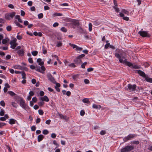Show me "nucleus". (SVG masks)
<instances>
[{
	"label": "nucleus",
	"instance_id": "nucleus-31",
	"mask_svg": "<svg viewBox=\"0 0 152 152\" xmlns=\"http://www.w3.org/2000/svg\"><path fill=\"white\" fill-rule=\"evenodd\" d=\"M16 25L18 26L19 27L23 28V26L22 25L20 24L18 22H16L15 23Z\"/></svg>",
	"mask_w": 152,
	"mask_h": 152
},
{
	"label": "nucleus",
	"instance_id": "nucleus-34",
	"mask_svg": "<svg viewBox=\"0 0 152 152\" xmlns=\"http://www.w3.org/2000/svg\"><path fill=\"white\" fill-rule=\"evenodd\" d=\"M113 8L116 12H118L119 11V9L117 7V6H114L113 7Z\"/></svg>",
	"mask_w": 152,
	"mask_h": 152
},
{
	"label": "nucleus",
	"instance_id": "nucleus-30",
	"mask_svg": "<svg viewBox=\"0 0 152 152\" xmlns=\"http://www.w3.org/2000/svg\"><path fill=\"white\" fill-rule=\"evenodd\" d=\"M89 30L90 31H91L92 30V24L90 23L88 24Z\"/></svg>",
	"mask_w": 152,
	"mask_h": 152
},
{
	"label": "nucleus",
	"instance_id": "nucleus-23",
	"mask_svg": "<svg viewBox=\"0 0 152 152\" xmlns=\"http://www.w3.org/2000/svg\"><path fill=\"white\" fill-rule=\"evenodd\" d=\"M53 16V17H55L56 16H61L62 15V14L61 13H58L57 12H56L54 14H53L52 15Z\"/></svg>",
	"mask_w": 152,
	"mask_h": 152
},
{
	"label": "nucleus",
	"instance_id": "nucleus-57",
	"mask_svg": "<svg viewBox=\"0 0 152 152\" xmlns=\"http://www.w3.org/2000/svg\"><path fill=\"white\" fill-rule=\"evenodd\" d=\"M62 45V43L60 42H58L57 43V46L58 47H59L61 46Z\"/></svg>",
	"mask_w": 152,
	"mask_h": 152
},
{
	"label": "nucleus",
	"instance_id": "nucleus-16",
	"mask_svg": "<svg viewBox=\"0 0 152 152\" xmlns=\"http://www.w3.org/2000/svg\"><path fill=\"white\" fill-rule=\"evenodd\" d=\"M119 15L120 17H123V19L126 20L128 21L129 20V18L128 17H125L124 14L122 13H120Z\"/></svg>",
	"mask_w": 152,
	"mask_h": 152
},
{
	"label": "nucleus",
	"instance_id": "nucleus-63",
	"mask_svg": "<svg viewBox=\"0 0 152 152\" xmlns=\"http://www.w3.org/2000/svg\"><path fill=\"white\" fill-rule=\"evenodd\" d=\"M0 55L1 56H4L5 55V53L1 51H0Z\"/></svg>",
	"mask_w": 152,
	"mask_h": 152
},
{
	"label": "nucleus",
	"instance_id": "nucleus-25",
	"mask_svg": "<svg viewBox=\"0 0 152 152\" xmlns=\"http://www.w3.org/2000/svg\"><path fill=\"white\" fill-rule=\"evenodd\" d=\"M9 39L8 38H5L2 40V43L3 44H5L9 41Z\"/></svg>",
	"mask_w": 152,
	"mask_h": 152
},
{
	"label": "nucleus",
	"instance_id": "nucleus-10",
	"mask_svg": "<svg viewBox=\"0 0 152 152\" xmlns=\"http://www.w3.org/2000/svg\"><path fill=\"white\" fill-rule=\"evenodd\" d=\"M13 68L14 69H19L20 70H26L27 68L26 67H24L23 66H20L19 65H15L13 67Z\"/></svg>",
	"mask_w": 152,
	"mask_h": 152
},
{
	"label": "nucleus",
	"instance_id": "nucleus-18",
	"mask_svg": "<svg viewBox=\"0 0 152 152\" xmlns=\"http://www.w3.org/2000/svg\"><path fill=\"white\" fill-rule=\"evenodd\" d=\"M125 147L127 152L132 150L134 148V147L131 145L127 146H126Z\"/></svg>",
	"mask_w": 152,
	"mask_h": 152
},
{
	"label": "nucleus",
	"instance_id": "nucleus-7",
	"mask_svg": "<svg viewBox=\"0 0 152 152\" xmlns=\"http://www.w3.org/2000/svg\"><path fill=\"white\" fill-rule=\"evenodd\" d=\"M138 34L142 37H150V35L145 31H140Z\"/></svg>",
	"mask_w": 152,
	"mask_h": 152
},
{
	"label": "nucleus",
	"instance_id": "nucleus-28",
	"mask_svg": "<svg viewBox=\"0 0 152 152\" xmlns=\"http://www.w3.org/2000/svg\"><path fill=\"white\" fill-rule=\"evenodd\" d=\"M68 66H69L70 67H75L76 66L75 65V64L74 63H72L71 64H69L68 65Z\"/></svg>",
	"mask_w": 152,
	"mask_h": 152
},
{
	"label": "nucleus",
	"instance_id": "nucleus-26",
	"mask_svg": "<svg viewBox=\"0 0 152 152\" xmlns=\"http://www.w3.org/2000/svg\"><path fill=\"white\" fill-rule=\"evenodd\" d=\"M11 104L13 107L15 108H16L18 106L17 103H16L15 102H11Z\"/></svg>",
	"mask_w": 152,
	"mask_h": 152
},
{
	"label": "nucleus",
	"instance_id": "nucleus-37",
	"mask_svg": "<svg viewBox=\"0 0 152 152\" xmlns=\"http://www.w3.org/2000/svg\"><path fill=\"white\" fill-rule=\"evenodd\" d=\"M132 66V67L134 69H139V67L136 65H133L132 64V65L130 66Z\"/></svg>",
	"mask_w": 152,
	"mask_h": 152
},
{
	"label": "nucleus",
	"instance_id": "nucleus-41",
	"mask_svg": "<svg viewBox=\"0 0 152 152\" xmlns=\"http://www.w3.org/2000/svg\"><path fill=\"white\" fill-rule=\"evenodd\" d=\"M61 30L63 32H66L67 31V30L66 28L64 27H62L61 28Z\"/></svg>",
	"mask_w": 152,
	"mask_h": 152
},
{
	"label": "nucleus",
	"instance_id": "nucleus-61",
	"mask_svg": "<svg viewBox=\"0 0 152 152\" xmlns=\"http://www.w3.org/2000/svg\"><path fill=\"white\" fill-rule=\"evenodd\" d=\"M11 56L10 55H8L6 56V58L7 60H8L11 58Z\"/></svg>",
	"mask_w": 152,
	"mask_h": 152
},
{
	"label": "nucleus",
	"instance_id": "nucleus-14",
	"mask_svg": "<svg viewBox=\"0 0 152 152\" xmlns=\"http://www.w3.org/2000/svg\"><path fill=\"white\" fill-rule=\"evenodd\" d=\"M44 136L42 134H40L38 136L37 141L38 142H39L43 140Z\"/></svg>",
	"mask_w": 152,
	"mask_h": 152
},
{
	"label": "nucleus",
	"instance_id": "nucleus-32",
	"mask_svg": "<svg viewBox=\"0 0 152 152\" xmlns=\"http://www.w3.org/2000/svg\"><path fill=\"white\" fill-rule=\"evenodd\" d=\"M60 117L61 118H63L65 120H67L68 119V118L67 116H64L62 115L60 116Z\"/></svg>",
	"mask_w": 152,
	"mask_h": 152
},
{
	"label": "nucleus",
	"instance_id": "nucleus-35",
	"mask_svg": "<svg viewBox=\"0 0 152 152\" xmlns=\"http://www.w3.org/2000/svg\"><path fill=\"white\" fill-rule=\"evenodd\" d=\"M0 105L3 107H4L5 106V104L4 102V101L3 100H2V101H1L0 102Z\"/></svg>",
	"mask_w": 152,
	"mask_h": 152
},
{
	"label": "nucleus",
	"instance_id": "nucleus-39",
	"mask_svg": "<svg viewBox=\"0 0 152 152\" xmlns=\"http://www.w3.org/2000/svg\"><path fill=\"white\" fill-rule=\"evenodd\" d=\"M7 30L8 31H10L12 29V27L10 26H8L6 28Z\"/></svg>",
	"mask_w": 152,
	"mask_h": 152
},
{
	"label": "nucleus",
	"instance_id": "nucleus-38",
	"mask_svg": "<svg viewBox=\"0 0 152 152\" xmlns=\"http://www.w3.org/2000/svg\"><path fill=\"white\" fill-rule=\"evenodd\" d=\"M19 33H18L17 34V35L16 37L17 38V39H19V40H21V39H22V37L21 36H20V35H19L18 34H19Z\"/></svg>",
	"mask_w": 152,
	"mask_h": 152
},
{
	"label": "nucleus",
	"instance_id": "nucleus-2",
	"mask_svg": "<svg viewBox=\"0 0 152 152\" xmlns=\"http://www.w3.org/2000/svg\"><path fill=\"white\" fill-rule=\"evenodd\" d=\"M17 103L19 102L20 106L24 109L26 110L27 107V105L25 104V101L23 100V99L20 97H18L16 100Z\"/></svg>",
	"mask_w": 152,
	"mask_h": 152
},
{
	"label": "nucleus",
	"instance_id": "nucleus-45",
	"mask_svg": "<svg viewBox=\"0 0 152 152\" xmlns=\"http://www.w3.org/2000/svg\"><path fill=\"white\" fill-rule=\"evenodd\" d=\"M28 61L30 63H33V61L32 58H31L29 57L28 58Z\"/></svg>",
	"mask_w": 152,
	"mask_h": 152
},
{
	"label": "nucleus",
	"instance_id": "nucleus-11",
	"mask_svg": "<svg viewBox=\"0 0 152 152\" xmlns=\"http://www.w3.org/2000/svg\"><path fill=\"white\" fill-rule=\"evenodd\" d=\"M47 77L49 80L53 83H56L54 78L50 74L48 75L47 76Z\"/></svg>",
	"mask_w": 152,
	"mask_h": 152
},
{
	"label": "nucleus",
	"instance_id": "nucleus-13",
	"mask_svg": "<svg viewBox=\"0 0 152 152\" xmlns=\"http://www.w3.org/2000/svg\"><path fill=\"white\" fill-rule=\"evenodd\" d=\"M137 73L141 76L143 77H145L146 76L145 73L142 71L140 70H138L137 71Z\"/></svg>",
	"mask_w": 152,
	"mask_h": 152
},
{
	"label": "nucleus",
	"instance_id": "nucleus-22",
	"mask_svg": "<svg viewBox=\"0 0 152 152\" xmlns=\"http://www.w3.org/2000/svg\"><path fill=\"white\" fill-rule=\"evenodd\" d=\"M121 12V13H123L124 14L127 15H129V11L125 10V9L122 10Z\"/></svg>",
	"mask_w": 152,
	"mask_h": 152
},
{
	"label": "nucleus",
	"instance_id": "nucleus-33",
	"mask_svg": "<svg viewBox=\"0 0 152 152\" xmlns=\"http://www.w3.org/2000/svg\"><path fill=\"white\" fill-rule=\"evenodd\" d=\"M49 133L47 129H45L42 131V133L45 135Z\"/></svg>",
	"mask_w": 152,
	"mask_h": 152
},
{
	"label": "nucleus",
	"instance_id": "nucleus-48",
	"mask_svg": "<svg viewBox=\"0 0 152 152\" xmlns=\"http://www.w3.org/2000/svg\"><path fill=\"white\" fill-rule=\"evenodd\" d=\"M100 24V23L99 22L95 21L94 22V24L95 26H98Z\"/></svg>",
	"mask_w": 152,
	"mask_h": 152
},
{
	"label": "nucleus",
	"instance_id": "nucleus-36",
	"mask_svg": "<svg viewBox=\"0 0 152 152\" xmlns=\"http://www.w3.org/2000/svg\"><path fill=\"white\" fill-rule=\"evenodd\" d=\"M32 54L34 56H36L38 54L37 51H33L31 52Z\"/></svg>",
	"mask_w": 152,
	"mask_h": 152
},
{
	"label": "nucleus",
	"instance_id": "nucleus-20",
	"mask_svg": "<svg viewBox=\"0 0 152 152\" xmlns=\"http://www.w3.org/2000/svg\"><path fill=\"white\" fill-rule=\"evenodd\" d=\"M145 80L148 82L152 83V78L149 77L148 76L146 75L145 77Z\"/></svg>",
	"mask_w": 152,
	"mask_h": 152
},
{
	"label": "nucleus",
	"instance_id": "nucleus-47",
	"mask_svg": "<svg viewBox=\"0 0 152 152\" xmlns=\"http://www.w3.org/2000/svg\"><path fill=\"white\" fill-rule=\"evenodd\" d=\"M106 131L105 130H102L100 132V134L101 135H104L106 134Z\"/></svg>",
	"mask_w": 152,
	"mask_h": 152
},
{
	"label": "nucleus",
	"instance_id": "nucleus-21",
	"mask_svg": "<svg viewBox=\"0 0 152 152\" xmlns=\"http://www.w3.org/2000/svg\"><path fill=\"white\" fill-rule=\"evenodd\" d=\"M74 61L76 64H79L82 62L80 59L78 58L77 57L76 59L74 60Z\"/></svg>",
	"mask_w": 152,
	"mask_h": 152
},
{
	"label": "nucleus",
	"instance_id": "nucleus-53",
	"mask_svg": "<svg viewBox=\"0 0 152 152\" xmlns=\"http://www.w3.org/2000/svg\"><path fill=\"white\" fill-rule=\"evenodd\" d=\"M50 9V7L47 6H45L44 7V9L45 10H49Z\"/></svg>",
	"mask_w": 152,
	"mask_h": 152
},
{
	"label": "nucleus",
	"instance_id": "nucleus-17",
	"mask_svg": "<svg viewBox=\"0 0 152 152\" xmlns=\"http://www.w3.org/2000/svg\"><path fill=\"white\" fill-rule=\"evenodd\" d=\"M42 60L40 58H39L37 59V63H38V64L39 65L42 66H43V65L44 64V62L43 61H42Z\"/></svg>",
	"mask_w": 152,
	"mask_h": 152
},
{
	"label": "nucleus",
	"instance_id": "nucleus-56",
	"mask_svg": "<svg viewBox=\"0 0 152 152\" xmlns=\"http://www.w3.org/2000/svg\"><path fill=\"white\" fill-rule=\"evenodd\" d=\"M31 130L32 131H35L36 130V127L34 126H32L31 127Z\"/></svg>",
	"mask_w": 152,
	"mask_h": 152
},
{
	"label": "nucleus",
	"instance_id": "nucleus-8",
	"mask_svg": "<svg viewBox=\"0 0 152 152\" xmlns=\"http://www.w3.org/2000/svg\"><path fill=\"white\" fill-rule=\"evenodd\" d=\"M15 12H13L8 14H6L5 15V18L6 19L10 20L11 18H12L15 15Z\"/></svg>",
	"mask_w": 152,
	"mask_h": 152
},
{
	"label": "nucleus",
	"instance_id": "nucleus-54",
	"mask_svg": "<svg viewBox=\"0 0 152 152\" xmlns=\"http://www.w3.org/2000/svg\"><path fill=\"white\" fill-rule=\"evenodd\" d=\"M25 15V12L23 11V10H21L20 11V15L22 16H23Z\"/></svg>",
	"mask_w": 152,
	"mask_h": 152
},
{
	"label": "nucleus",
	"instance_id": "nucleus-5",
	"mask_svg": "<svg viewBox=\"0 0 152 152\" xmlns=\"http://www.w3.org/2000/svg\"><path fill=\"white\" fill-rule=\"evenodd\" d=\"M16 41L17 39L15 38L10 42V44L11 45V48L14 49L18 45V43L16 42Z\"/></svg>",
	"mask_w": 152,
	"mask_h": 152
},
{
	"label": "nucleus",
	"instance_id": "nucleus-3",
	"mask_svg": "<svg viewBox=\"0 0 152 152\" xmlns=\"http://www.w3.org/2000/svg\"><path fill=\"white\" fill-rule=\"evenodd\" d=\"M30 68L32 69H35L37 71L42 73H44L45 70V68L44 66H42L41 67L38 66L35 67L34 65H31L30 66Z\"/></svg>",
	"mask_w": 152,
	"mask_h": 152
},
{
	"label": "nucleus",
	"instance_id": "nucleus-52",
	"mask_svg": "<svg viewBox=\"0 0 152 152\" xmlns=\"http://www.w3.org/2000/svg\"><path fill=\"white\" fill-rule=\"evenodd\" d=\"M85 56V55L84 54H81L77 57L80 59V58H83Z\"/></svg>",
	"mask_w": 152,
	"mask_h": 152
},
{
	"label": "nucleus",
	"instance_id": "nucleus-19",
	"mask_svg": "<svg viewBox=\"0 0 152 152\" xmlns=\"http://www.w3.org/2000/svg\"><path fill=\"white\" fill-rule=\"evenodd\" d=\"M93 108L96 109H100L101 107V106L99 105H97L95 104H93L92 105Z\"/></svg>",
	"mask_w": 152,
	"mask_h": 152
},
{
	"label": "nucleus",
	"instance_id": "nucleus-9",
	"mask_svg": "<svg viewBox=\"0 0 152 152\" xmlns=\"http://www.w3.org/2000/svg\"><path fill=\"white\" fill-rule=\"evenodd\" d=\"M69 45L71 47L73 48H75V50L76 51H81L83 49V48H82L79 47L71 43H70Z\"/></svg>",
	"mask_w": 152,
	"mask_h": 152
},
{
	"label": "nucleus",
	"instance_id": "nucleus-24",
	"mask_svg": "<svg viewBox=\"0 0 152 152\" xmlns=\"http://www.w3.org/2000/svg\"><path fill=\"white\" fill-rule=\"evenodd\" d=\"M17 53L18 54L21 56H23L24 54V51L23 49L18 50Z\"/></svg>",
	"mask_w": 152,
	"mask_h": 152
},
{
	"label": "nucleus",
	"instance_id": "nucleus-1",
	"mask_svg": "<svg viewBox=\"0 0 152 152\" xmlns=\"http://www.w3.org/2000/svg\"><path fill=\"white\" fill-rule=\"evenodd\" d=\"M115 56L119 59V62L128 66H130L132 64L127 61L126 58V53L122 50L116 49L115 53Z\"/></svg>",
	"mask_w": 152,
	"mask_h": 152
},
{
	"label": "nucleus",
	"instance_id": "nucleus-43",
	"mask_svg": "<svg viewBox=\"0 0 152 152\" xmlns=\"http://www.w3.org/2000/svg\"><path fill=\"white\" fill-rule=\"evenodd\" d=\"M39 113V115H42L44 113V112L43 110H38Z\"/></svg>",
	"mask_w": 152,
	"mask_h": 152
},
{
	"label": "nucleus",
	"instance_id": "nucleus-15",
	"mask_svg": "<svg viewBox=\"0 0 152 152\" xmlns=\"http://www.w3.org/2000/svg\"><path fill=\"white\" fill-rule=\"evenodd\" d=\"M17 122V121L13 118H11L9 119V123L11 125H12L15 124Z\"/></svg>",
	"mask_w": 152,
	"mask_h": 152
},
{
	"label": "nucleus",
	"instance_id": "nucleus-27",
	"mask_svg": "<svg viewBox=\"0 0 152 152\" xmlns=\"http://www.w3.org/2000/svg\"><path fill=\"white\" fill-rule=\"evenodd\" d=\"M82 101L84 103H89V101L88 100V99L87 98H85L83 99Z\"/></svg>",
	"mask_w": 152,
	"mask_h": 152
},
{
	"label": "nucleus",
	"instance_id": "nucleus-59",
	"mask_svg": "<svg viewBox=\"0 0 152 152\" xmlns=\"http://www.w3.org/2000/svg\"><path fill=\"white\" fill-rule=\"evenodd\" d=\"M84 82L85 83L88 84L89 83V81L88 79H85L84 80Z\"/></svg>",
	"mask_w": 152,
	"mask_h": 152
},
{
	"label": "nucleus",
	"instance_id": "nucleus-46",
	"mask_svg": "<svg viewBox=\"0 0 152 152\" xmlns=\"http://www.w3.org/2000/svg\"><path fill=\"white\" fill-rule=\"evenodd\" d=\"M85 111L83 110H81L80 112V115L82 116H83L85 114Z\"/></svg>",
	"mask_w": 152,
	"mask_h": 152
},
{
	"label": "nucleus",
	"instance_id": "nucleus-44",
	"mask_svg": "<svg viewBox=\"0 0 152 152\" xmlns=\"http://www.w3.org/2000/svg\"><path fill=\"white\" fill-rule=\"evenodd\" d=\"M121 152H127L125 147L124 148L121 149Z\"/></svg>",
	"mask_w": 152,
	"mask_h": 152
},
{
	"label": "nucleus",
	"instance_id": "nucleus-55",
	"mask_svg": "<svg viewBox=\"0 0 152 152\" xmlns=\"http://www.w3.org/2000/svg\"><path fill=\"white\" fill-rule=\"evenodd\" d=\"M56 135L55 133H52L51 135V137L53 138H54L56 137Z\"/></svg>",
	"mask_w": 152,
	"mask_h": 152
},
{
	"label": "nucleus",
	"instance_id": "nucleus-4",
	"mask_svg": "<svg viewBox=\"0 0 152 152\" xmlns=\"http://www.w3.org/2000/svg\"><path fill=\"white\" fill-rule=\"evenodd\" d=\"M136 87L137 86L135 84L132 85L130 84H129L127 86V90L129 92L134 91L135 90Z\"/></svg>",
	"mask_w": 152,
	"mask_h": 152
},
{
	"label": "nucleus",
	"instance_id": "nucleus-29",
	"mask_svg": "<svg viewBox=\"0 0 152 152\" xmlns=\"http://www.w3.org/2000/svg\"><path fill=\"white\" fill-rule=\"evenodd\" d=\"M8 93L12 96H14L15 95L14 93L11 91H8Z\"/></svg>",
	"mask_w": 152,
	"mask_h": 152
},
{
	"label": "nucleus",
	"instance_id": "nucleus-62",
	"mask_svg": "<svg viewBox=\"0 0 152 152\" xmlns=\"http://www.w3.org/2000/svg\"><path fill=\"white\" fill-rule=\"evenodd\" d=\"M58 23L57 22H56L54 23L53 25V26L54 27H56V26H57L58 25Z\"/></svg>",
	"mask_w": 152,
	"mask_h": 152
},
{
	"label": "nucleus",
	"instance_id": "nucleus-58",
	"mask_svg": "<svg viewBox=\"0 0 152 152\" xmlns=\"http://www.w3.org/2000/svg\"><path fill=\"white\" fill-rule=\"evenodd\" d=\"M51 121L50 120H48L46 121L45 123L49 125L50 124Z\"/></svg>",
	"mask_w": 152,
	"mask_h": 152
},
{
	"label": "nucleus",
	"instance_id": "nucleus-60",
	"mask_svg": "<svg viewBox=\"0 0 152 152\" xmlns=\"http://www.w3.org/2000/svg\"><path fill=\"white\" fill-rule=\"evenodd\" d=\"M64 63L65 66H68V62L66 60H64Z\"/></svg>",
	"mask_w": 152,
	"mask_h": 152
},
{
	"label": "nucleus",
	"instance_id": "nucleus-50",
	"mask_svg": "<svg viewBox=\"0 0 152 152\" xmlns=\"http://www.w3.org/2000/svg\"><path fill=\"white\" fill-rule=\"evenodd\" d=\"M6 125V124L3 123L1 122L0 123V128H2L3 126L5 125Z\"/></svg>",
	"mask_w": 152,
	"mask_h": 152
},
{
	"label": "nucleus",
	"instance_id": "nucleus-64",
	"mask_svg": "<svg viewBox=\"0 0 152 152\" xmlns=\"http://www.w3.org/2000/svg\"><path fill=\"white\" fill-rule=\"evenodd\" d=\"M32 100L35 103L37 101V99L36 97L33 98Z\"/></svg>",
	"mask_w": 152,
	"mask_h": 152
},
{
	"label": "nucleus",
	"instance_id": "nucleus-49",
	"mask_svg": "<svg viewBox=\"0 0 152 152\" xmlns=\"http://www.w3.org/2000/svg\"><path fill=\"white\" fill-rule=\"evenodd\" d=\"M87 64V62H85L81 65V67L82 68L84 69L85 68V66Z\"/></svg>",
	"mask_w": 152,
	"mask_h": 152
},
{
	"label": "nucleus",
	"instance_id": "nucleus-51",
	"mask_svg": "<svg viewBox=\"0 0 152 152\" xmlns=\"http://www.w3.org/2000/svg\"><path fill=\"white\" fill-rule=\"evenodd\" d=\"M4 115V112L3 110H1V111L0 112V115L2 116Z\"/></svg>",
	"mask_w": 152,
	"mask_h": 152
},
{
	"label": "nucleus",
	"instance_id": "nucleus-12",
	"mask_svg": "<svg viewBox=\"0 0 152 152\" xmlns=\"http://www.w3.org/2000/svg\"><path fill=\"white\" fill-rule=\"evenodd\" d=\"M40 99L42 101H44L46 102H48L49 101V99L46 96H45L43 97H40Z\"/></svg>",
	"mask_w": 152,
	"mask_h": 152
},
{
	"label": "nucleus",
	"instance_id": "nucleus-6",
	"mask_svg": "<svg viewBox=\"0 0 152 152\" xmlns=\"http://www.w3.org/2000/svg\"><path fill=\"white\" fill-rule=\"evenodd\" d=\"M137 136L136 134H129L126 137H125L123 139L124 142H126L127 141L130 140L134 137Z\"/></svg>",
	"mask_w": 152,
	"mask_h": 152
},
{
	"label": "nucleus",
	"instance_id": "nucleus-42",
	"mask_svg": "<svg viewBox=\"0 0 152 152\" xmlns=\"http://www.w3.org/2000/svg\"><path fill=\"white\" fill-rule=\"evenodd\" d=\"M22 78L25 79L26 78V75L24 72H22Z\"/></svg>",
	"mask_w": 152,
	"mask_h": 152
},
{
	"label": "nucleus",
	"instance_id": "nucleus-40",
	"mask_svg": "<svg viewBox=\"0 0 152 152\" xmlns=\"http://www.w3.org/2000/svg\"><path fill=\"white\" fill-rule=\"evenodd\" d=\"M43 17V15L42 13H41L38 15V18L39 19H41Z\"/></svg>",
	"mask_w": 152,
	"mask_h": 152
}]
</instances>
